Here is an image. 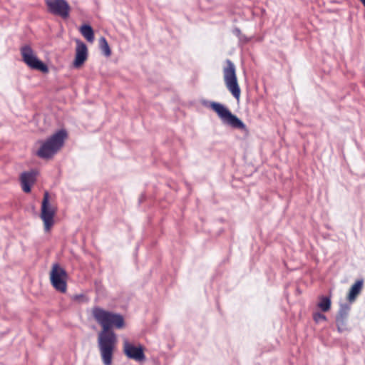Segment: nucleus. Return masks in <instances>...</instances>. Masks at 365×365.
Returning a JSON list of instances; mask_svg holds the SVG:
<instances>
[{
	"mask_svg": "<svg viewBox=\"0 0 365 365\" xmlns=\"http://www.w3.org/2000/svg\"><path fill=\"white\" fill-rule=\"evenodd\" d=\"M92 316L102 329L98 335V345L104 365H111L117 337L113 328L123 329L125 320L122 314L106 310L96 306L92 309Z\"/></svg>",
	"mask_w": 365,
	"mask_h": 365,
	"instance_id": "1",
	"label": "nucleus"
},
{
	"mask_svg": "<svg viewBox=\"0 0 365 365\" xmlns=\"http://www.w3.org/2000/svg\"><path fill=\"white\" fill-rule=\"evenodd\" d=\"M68 136L65 129H60L41 143L36 155L41 159H51L63 145Z\"/></svg>",
	"mask_w": 365,
	"mask_h": 365,
	"instance_id": "2",
	"label": "nucleus"
},
{
	"mask_svg": "<svg viewBox=\"0 0 365 365\" xmlns=\"http://www.w3.org/2000/svg\"><path fill=\"white\" fill-rule=\"evenodd\" d=\"M208 103L209 107L217 114L223 123L227 124L235 129H240L242 130H247L244 122L237 115H234L225 106L215 101H210L208 102ZM203 104L205 106H207V102H205Z\"/></svg>",
	"mask_w": 365,
	"mask_h": 365,
	"instance_id": "3",
	"label": "nucleus"
},
{
	"mask_svg": "<svg viewBox=\"0 0 365 365\" xmlns=\"http://www.w3.org/2000/svg\"><path fill=\"white\" fill-rule=\"evenodd\" d=\"M225 63L227 66L223 68L225 83L233 97L239 100L241 91L237 82L235 66L230 59H226Z\"/></svg>",
	"mask_w": 365,
	"mask_h": 365,
	"instance_id": "4",
	"label": "nucleus"
},
{
	"mask_svg": "<svg viewBox=\"0 0 365 365\" xmlns=\"http://www.w3.org/2000/svg\"><path fill=\"white\" fill-rule=\"evenodd\" d=\"M22 61L31 69L47 73L48 68L46 63L40 60L34 53L29 45H25L20 49Z\"/></svg>",
	"mask_w": 365,
	"mask_h": 365,
	"instance_id": "5",
	"label": "nucleus"
},
{
	"mask_svg": "<svg viewBox=\"0 0 365 365\" xmlns=\"http://www.w3.org/2000/svg\"><path fill=\"white\" fill-rule=\"evenodd\" d=\"M68 274L64 268L61 267L58 263H55L52 266L50 272V281L51 285L56 291L65 293L67 289L66 279Z\"/></svg>",
	"mask_w": 365,
	"mask_h": 365,
	"instance_id": "6",
	"label": "nucleus"
},
{
	"mask_svg": "<svg viewBox=\"0 0 365 365\" xmlns=\"http://www.w3.org/2000/svg\"><path fill=\"white\" fill-rule=\"evenodd\" d=\"M55 210L51 207L49 202V193L46 191L41 207V218L43 222L44 230L48 232L51 230L54 224Z\"/></svg>",
	"mask_w": 365,
	"mask_h": 365,
	"instance_id": "7",
	"label": "nucleus"
},
{
	"mask_svg": "<svg viewBox=\"0 0 365 365\" xmlns=\"http://www.w3.org/2000/svg\"><path fill=\"white\" fill-rule=\"evenodd\" d=\"M46 5L50 13L63 19L68 17L70 6L66 0H47Z\"/></svg>",
	"mask_w": 365,
	"mask_h": 365,
	"instance_id": "8",
	"label": "nucleus"
},
{
	"mask_svg": "<svg viewBox=\"0 0 365 365\" xmlns=\"http://www.w3.org/2000/svg\"><path fill=\"white\" fill-rule=\"evenodd\" d=\"M351 310V305L348 303L341 304L339 311L336 316V324L339 333H342L346 331L347 329V319Z\"/></svg>",
	"mask_w": 365,
	"mask_h": 365,
	"instance_id": "9",
	"label": "nucleus"
},
{
	"mask_svg": "<svg viewBox=\"0 0 365 365\" xmlns=\"http://www.w3.org/2000/svg\"><path fill=\"white\" fill-rule=\"evenodd\" d=\"M123 351L128 359L140 362L145 359L143 347L141 345L135 346L128 341H125L123 343Z\"/></svg>",
	"mask_w": 365,
	"mask_h": 365,
	"instance_id": "10",
	"label": "nucleus"
},
{
	"mask_svg": "<svg viewBox=\"0 0 365 365\" xmlns=\"http://www.w3.org/2000/svg\"><path fill=\"white\" fill-rule=\"evenodd\" d=\"M88 58V48L86 44L80 40L76 41V55L73 61L75 68L81 67Z\"/></svg>",
	"mask_w": 365,
	"mask_h": 365,
	"instance_id": "11",
	"label": "nucleus"
},
{
	"mask_svg": "<svg viewBox=\"0 0 365 365\" xmlns=\"http://www.w3.org/2000/svg\"><path fill=\"white\" fill-rule=\"evenodd\" d=\"M36 171L31 170L23 172L20 176V182L24 192L29 193L31 190V186L36 180Z\"/></svg>",
	"mask_w": 365,
	"mask_h": 365,
	"instance_id": "12",
	"label": "nucleus"
},
{
	"mask_svg": "<svg viewBox=\"0 0 365 365\" xmlns=\"http://www.w3.org/2000/svg\"><path fill=\"white\" fill-rule=\"evenodd\" d=\"M364 284L363 279H358L355 282V283L351 287L349 294H348V300L350 302H354L356 297L361 292Z\"/></svg>",
	"mask_w": 365,
	"mask_h": 365,
	"instance_id": "13",
	"label": "nucleus"
},
{
	"mask_svg": "<svg viewBox=\"0 0 365 365\" xmlns=\"http://www.w3.org/2000/svg\"><path fill=\"white\" fill-rule=\"evenodd\" d=\"M81 33L83 37L88 41L93 42L94 40V31L92 26L89 24H83L81 27Z\"/></svg>",
	"mask_w": 365,
	"mask_h": 365,
	"instance_id": "14",
	"label": "nucleus"
},
{
	"mask_svg": "<svg viewBox=\"0 0 365 365\" xmlns=\"http://www.w3.org/2000/svg\"><path fill=\"white\" fill-rule=\"evenodd\" d=\"M331 298L330 297L327 296H321L319 297V302L317 304V307L322 311V312H327L331 308Z\"/></svg>",
	"mask_w": 365,
	"mask_h": 365,
	"instance_id": "15",
	"label": "nucleus"
},
{
	"mask_svg": "<svg viewBox=\"0 0 365 365\" xmlns=\"http://www.w3.org/2000/svg\"><path fill=\"white\" fill-rule=\"evenodd\" d=\"M99 48L105 56L108 57L110 56L111 50L106 38L103 36H101L99 39Z\"/></svg>",
	"mask_w": 365,
	"mask_h": 365,
	"instance_id": "16",
	"label": "nucleus"
},
{
	"mask_svg": "<svg viewBox=\"0 0 365 365\" xmlns=\"http://www.w3.org/2000/svg\"><path fill=\"white\" fill-rule=\"evenodd\" d=\"M313 319L316 323H319L321 321H327V317L320 312H315L313 314Z\"/></svg>",
	"mask_w": 365,
	"mask_h": 365,
	"instance_id": "17",
	"label": "nucleus"
},
{
	"mask_svg": "<svg viewBox=\"0 0 365 365\" xmlns=\"http://www.w3.org/2000/svg\"><path fill=\"white\" fill-rule=\"evenodd\" d=\"M233 34L238 36L240 38H242L241 36H242V33H241V30L237 28V27H235L234 29H233Z\"/></svg>",
	"mask_w": 365,
	"mask_h": 365,
	"instance_id": "18",
	"label": "nucleus"
},
{
	"mask_svg": "<svg viewBox=\"0 0 365 365\" xmlns=\"http://www.w3.org/2000/svg\"><path fill=\"white\" fill-rule=\"evenodd\" d=\"M241 37L242 38H240V40H244L246 42L249 41V39L245 36L242 35Z\"/></svg>",
	"mask_w": 365,
	"mask_h": 365,
	"instance_id": "19",
	"label": "nucleus"
},
{
	"mask_svg": "<svg viewBox=\"0 0 365 365\" xmlns=\"http://www.w3.org/2000/svg\"><path fill=\"white\" fill-rule=\"evenodd\" d=\"M361 3H362V4L364 6V7H365V0H364V1H363Z\"/></svg>",
	"mask_w": 365,
	"mask_h": 365,
	"instance_id": "20",
	"label": "nucleus"
}]
</instances>
